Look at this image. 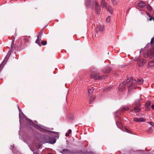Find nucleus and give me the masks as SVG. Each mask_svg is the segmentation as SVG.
<instances>
[{
  "label": "nucleus",
  "instance_id": "e433bc0d",
  "mask_svg": "<svg viewBox=\"0 0 154 154\" xmlns=\"http://www.w3.org/2000/svg\"><path fill=\"white\" fill-rule=\"evenodd\" d=\"M33 154H39L38 153H37L36 152H33Z\"/></svg>",
  "mask_w": 154,
  "mask_h": 154
},
{
  "label": "nucleus",
  "instance_id": "ddd939ff",
  "mask_svg": "<svg viewBox=\"0 0 154 154\" xmlns=\"http://www.w3.org/2000/svg\"><path fill=\"white\" fill-rule=\"evenodd\" d=\"M148 65L150 66H154V61H151L149 63Z\"/></svg>",
  "mask_w": 154,
  "mask_h": 154
},
{
  "label": "nucleus",
  "instance_id": "c9c22d12",
  "mask_svg": "<svg viewBox=\"0 0 154 154\" xmlns=\"http://www.w3.org/2000/svg\"><path fill=\"white\" fill-rule=\"evenodd\" d=\"M69 134L68 133H66V137H68V136H69Z\"/></svg>",
  "mask_w": 154,
  "mask_h": 154
},
{
  "label": "nucleus",
  "instance_id": "dca6fc26",
  "mask_svg": "<svg viewBox=\"0 0 154 154\" xmlns=\"http://www.w3.org/2000/svg\"><path fill=\"white\" fill-rule=\"evenodd\" d=\"M151 104V103H150V101H146V107H149L150 105Z\"/></svg>",
  "mask_w": 154,
  "mask_h": 154
},
{
  "label": "nucleus",
  "instance_id": "4468645a",
  "mask_svg": "<svg viewBox=\"0 0 154 154\" xmlns=\"http://www.w3.org/2000/svg\"><path fill=\"white\" fill-rule=\"evenodd\" d=\"M101 4L103 6H106V3L105 1V0H101Z\"/></svg>",
  "mask_w": 154,
  "mask_h": 154
},
{
  "label": "nucleus",
  "instance_id": "473e14b6",
  "mask_svg": "<svg viewBox=\"0 0 154 154\" xmlns=\"http://www.w3.org/2000/svg\"><path fill=\"white\" fill-rule=\"evenodd\" d=\"M149 124L151 125H152V126H153V125H154V123L152 122H150L149 123Z\"/></svg>",
  "mask_w": 154,
  "mask_h": 154
},
{
  "label": "nucleus",
  "instance_id": "79ce46f5",
  "mask_svg": "<svg viewBox=\"0 0 154 154\" xmlns=\"http://www.w3.org/2000/svg\"><path fill=\"white\" fill-rule=\"evenodd\" d=\"M141 50H140V52H141Z\"/></svg>",
  "mask_w": 154,
  "mask_h": 154
},
{
  "label": "nucleus",
  "instance_id": "9b49d317",
  "mask_svg": "<svg viewBox=\"0 0 154 154\" xmlns=\"http://www.w3.org/2000/svg\"><path fill=\"white\" fill-rule=\"evenodd\" d=\"M141 100V99H139L136 100L134 102V105H137V106H139L140 105V101Z\"/></svg>",
  "mask_w": 154,
  "mask_h": 154
},
{
  "label": "nucleus",
  "instance_id": "72a5a7b5",
  "mask_svg": "<svg viewBox=\"0 0 154 154\" xmlns=\"http://www.w3.org/2000/svg\"><path fill=\"white\" fill-rule=\"evenodd\" d=\"M68 133L69 134H70L71 133L72 131L71 129H69L68 130Z\"/></svg>",
  "mask_w": 154,
  "mask_h": 154
},
{
  "label": "nucleus",
  "instance_id": "4be33fe9",
  "mask_svg": "<svg viewBox=\"0 0 154 154\" xmlns=\"http://www.w3.org/2000/svg\"><path fill=\"white\" fill-rule=\"evenodd\" d=\"M110 17L109 16L107 17V18L106 19V21L107 23H109L110 22Z\"/></svg>",
  "mask_w": 154,
  "mask_h": 154
},
{
  "label": "nucleus",
  "instance_id": "37998d69",
  "mask_svg": "<svg viewBox=\"0 0 154 154\" xmlns=\"http://www.w3.org/2000/svg\"><path fill=\"white\" fill-rule=\"evenodd\" d=\"M55 141L54 142V143H55Z\"/></svg>",
  "mask_w": 154,
  "mask_h": 154
},
{
  "label": "nucleus",
  "instance_id": "58836bf2",
  "mask_svg": "<svg viewBox=\"0 0 154 154\" xmlns=\"http://www.w3.org/2000/svg\"><path fill=\"white\" fill-rule=\"evenodd\" d=\"M119 120H120V119H121V118H120V117H119Z\"/></svg>",
  "mask_w": 154,
  "mask_h": 154
},
{
  "label": "nucleus",
  "instance_id": "7c9ffc66",
  "mask_svg": "<svg viewBox=\"0 0 154 154\" xmlns=\"http://www.w3.org/2000/svg\"><path fill=\"white\" fill-rule=\"evenodd\" d=\"M148 15L149 16V17H150L149 20V21H151L152 19H153V17H150L151 15L149 14H148Z\"/></svg>",
  "mask_w": 154,
  "mask_h": 154
},
{
  "label": "nucleus",
  "instance_id": "6e6552de",
  "mask_svg": "<svg viewBox=\"0 0 154 154\" xmlns=\"http://www.w3.org/2000/svg\"><path fill=\"white\" fill-rule=\"evenodd\" d=\"M104 30V26L102 25H98L97 27L96 30L98 32H101Z\"/></svg>",
  "mask_w": 154,
  "mask_h": 154
},
{
  "label": "nucleus",
  "instance_id": "2eb2a0df",
  "mask_svg": "<svg viewBox=\"0 0 154 154\" xmlns=\"http://www.w3.org/2000/svg\"><path fill=\"white\" fill-rule=\"evenodd\" d=\"M110 89V88L107 86L103 90V91L104 92H106L108 91H109Z\"/></svg>",
  "mask_w": 154,
  "mask_h": 154
},
{
  "label": "nucleus",
  "instance_id": "2f4dec72",
  "mask_svg": "<svg viewBox=\"0 0 154 154\" xmlns=\"http://www.w3.org/2000/svg\"><path fill=\"white\" fill-rule=\"evenodd\" d=\"M125 129L126 131L128 133H130V131L129 130H128L127 128H125Z\"/></svg>",
  "mask_w": 154,
  "mask_h": 154
},
{
  "label": "nucleus",
  "instance_id": "0eeeda50",
  "mask_svg": "<svg viewBox=\"0 0 154 154\" xmlns=\"http://www.w3.org/2000/svg\"><path fill=\"white\" fill-rule=\"evenodd\" d=\"M111 70V69L110 67L107 66L103 69L102 72L105 73H108Z\"/></svg>",
  "mask_w": 154,
  "mask_h": 154
},
{
  "label": "nucleus",
  "instance_id": "f704fd0d",
  "mask_svg": "<svg viewBox=\"0 0 154 154\" xmlns=\"http://www.w3.org/2000/svg\"><path fill=\"white\" fill-rule=\"evenodd\" d=\"M151 108L152 109H154V104L152 105L151 106Z\"/></svg>",
  "mask_w": 154,
  "mask_h": 154
},
{
  "label": "nucleus",
  "instance_id": "f3484780",
  "mask_svg": "<svg viewBox=\"0 0 154 154\" xmlns=\"http://www.w3.org/2000/svg\"><path fill=\"white\" fill-rule=\"evenodd\" d=\"M106 9L107 10L109 11L110 13H112V10L111 8L110 7H107L106 6Z\"/></svg>",
  "mask_w": 154,
  "mask_h": 154
},
{
  "label": "nucleus",
  "instance_id": "20e7f679",
  "mask_svg": "<svg viewBox=\"0 0 154 154\" xmlns=\"http://www.w3.org/2000/svg\"><path fill=\"white\" fill-rule=\"evenodd\" d=\"M43 34V32L42 31H41L38 33V35L37 36V39L35 41V42L39 45L40 43V42L41 40V36Z\"/></svg>",
  "mask_w": 154,
  "mask_h": 154
},
{
  "label": "nucleus",
  "instance_id": "cd10ccee",
  "mask_svg": "<svg viewBox=\"0 0 154 154\" xmlns=\"http://www.w3.org/2000/svg\"><path fill=\"white\" fill-rule=\"evenodd\" d=\"M148 131L150 133H152L153 131L151 127L149 128Z\"/></svg>",
  "mask_w": 154,
  "mask_h": 154
},
{
  "label": "nucleus",
  "instance_id": "393cba45",
  "mask_svg": "<svg viewBox=\"0 0 154 154\" xmlns=\"http://www.w3.org/2000/svg\"><path fill=\"white\" fill-rule=\"evenodd\" d=\"M62 151L64 153L66 152V153H68L69 152V151L67 149H63Z\"/></svg>",
  "mask_w": 154,
  "mask_h": 154
},
{
  "label": "nucleus",
  "instance_id": "7ed1b4c3",
  "mask_svg": "<svg viewBox=\"0 0 154 154\" xmlns=\"http://www.w3.org/2000/svg\"><path fill=\"white\" fill-rule=\"evenodd\" d=\"M94 3H95V9L97 13L98 14L100 12V8L98 2L96 0L94 1Z\"/></svg>",
  "mask_w": 154,
  "mask_h": 154
},
{
  "label": "nucleus",
  "instance_id": "aec40b11",
  "mask_svg": "<svg viewBox=\"0 0 154 154\" xmlns=\"http://www.w3.org/2000/svg\"><path fill=\"white\" fill-rule=\"evenodd\" d=\"M116 124L118 127H119V125L121 127L122 126V124L119 121L116 122Z\"/></svg>",
  "mask_w": 154,
  "mask_h": 154
},
{
  "label": "nucleus",
  "instance_id": "a19ab883",
  "mask_svg": "<svg viewBox=\"0 0 154 154\" xmlns=\"http://www.w3.org/2000/svg\"><path fill=\"white\" fill-rule=\"evenodd\" d=\"M134 60L135 61H136V60H135V59H134Z\"/></svg>",
  "mask_w": 154,
  "mask_h": 154
},
{
  "label": "nucleus",
  "instance_id": "423d86ee",
  "mask_svg": "<svg viewBox=\"0 0 154 154\" xmlns=\"http://www.w3.org/2000/svg\"><path fill=\"white\" fill-rule=\"evenodd\" d=\"M133 120L134 121L137 122H143L145 121V119L143 117L138 118H134Z\"/></svg>",
  "mask_w": 154,
  "mask_h": 154
},
{
  "label": "nucleus",
  "instance_id": "4c0bfd02",
  "mask_svg": "<svg viewBox=\"0 0 154 154\" xmlns=\"http://www.w3.org/2000/svg\"><path fill=\"white\" fill-rule=\"evenodd\" d=\"M153 21H154V17H153Z\"/></svg>",
  "mask_w": 154,
  "mask_h": 154
},
{
  "label": "nucleus",
  "instance_id": "9d476101",
  "mask_svg": "<svg viewBox=\"0 0 154 154\" xmlns=\"http://www.w3.org/2000/svg\"><path fill=\"white\" fill-rule=\"evenodd\" d=\"M146 5V4L143 1H141L138 3L137 6L140 8H143Z\"/></svg>",
  "mask_w": 154,
  "mask_h": 154
},
{
  "label": "nucleus",
  "instance_id": "ea45409f",
  "mask_svg": "<svg viewBox=\"0 0 154 154\" xmlns=\"http://www.w3.org/2000/svg\"><path fill=\"white\" fill-rule=\"evenodd\" d=\"M133 111V109H131V111Z\"/></svg>",
  "mask_w": 154,
  "mask_h": 154
},
{
  "label": "nucleus",
  "instance_id": "f03ea898",
  "mask_svg": "<svg viewBox=\"0 0 154 154\" xmlns=\"http://www.w3.org/2000/svg\"><path fill=\"white\" fill-rule=\"evenodd\" d=\"M91 79H94L95 80H98L101 78L105 79V77L104 76L100 77L99 76V73H95L94 74H91L90 76Z\"/></svg>",
  "mask_w": 154,
  "mask_h": 154
},
{
  "label": "nucleus",
  "instance_id": "412c9836",
  "mask_svg": "<svg viewBox=\"0 0 154 154\" xmlns=\"http://www.w3.org/2000/svg\"><path fill=\"white\" fill-rule=\"evenodd\" d=\"M148 9L149 11H151L152 10V8L149 5L147 6Z\"/></svg>",
  "mask_w": 154,
  "mask_h": 154
},
{
  "label": "nucleus",
  "instance_id": "a211bd4d",
  "mask_svg": "<svg viewBox=\"0 0 154 154\" xmlns=\"http://www.w3.org/2000/svg\"><path fill=\"white\" fill-rule=\"evenodd\" d=\"M150 56L151 57L154 56V50H152L150 51Z\"/></svg>",
  "mask_w": 154,
  "mask_h": 154
},
{
  "label": "nucleus",
  "instance_id": "a878e982",
  "mask_svg": "<svg viewBox=\"0 0 154 154\" xmlns=\"http://www.w3.org/2000/svg\"><path fill=\"white\" fill-rule=\"evenodd\" d=\"M94 99V97H93L90 98V103H91L93 101Z\"/></svg>",
  "mask_w": 154,
  "mask_h": 154
},
{
  "label": "nucleus",
  "instance_id": "c03bdc74",
  "mask_svg": "<svg viewBox=\"0 0 154 154\" xmlns=\"http://www.w3.org/2000/svg\"><path fill=\"white\" fill-rule=\"evenodd\" d=\"M113 0H112V1H113Z\"/></svg>",
  "mask_w": 154,
  "mask_h": 154
},
{
  "label": "nucleus",
  "instance_id": "b1692460",
  "mask_svg": "<svg viewBox=\"0 0 154 154\" xmlns=\"http://www.w3.org/2000/svg\"><path fill=\"white\" fill-rule=\"evenodd\" d=\"M18 109L19 111V117H20V115L21 114H23V113L21 112V111L20 110V108H19V107L18 106Z\"/></svg>",
  "mask_w": 154,
  "mask_h": 154
},
{
  "label": "nucleus",
  "instance_id": "39448f33",
  "mask_svg": "<svg viewBox=\"0 0 154 154\" xmlns=\"http://www.w3.org/2000/svg\"><path fill=\"white\" fill-rule=\"evenodd\" d=\"M146 62V60L144 59H140L138 62V64L139 66H142L145 64Z\"/></svg>",
  "mask_w": 154,
  "mask_h": 154
},
{
  "label": "nucleus",
  "instance_id": "f8f14e48",
  "mask_svg": "<svg viewBox=\"0 0 154 154\" xmlns=\"http://www.w3.org/2000/svg\"><path fill=\"white\" fill-rule=\"evenodd\" d=\"M134 111L136 112H139L140 111V109L138 106H136L134 108Z\"/></svg>",
  "mask_w": 154,
  "mask_h": 154
},
{
  "label": "nucleus",
  "instance_id": "5701e85b",
  "mask_svg": "<svg viewBox=\"0 0 154 154\" xmlns=\"http://www.w3.org/2000/svg\"><path fill=\"white\" fill-rule=\"evenodd\" d=\"M129 109V108L128 107H123L122 109V111L127 110Z\"/></svg>",
  "mask_w": 154,
  "mask_h": 154
},
{
  "label": "nucleus",
  "instance_id": "1a4fd4ad",
  "mask_svg": "<svg viewBox=\"0 0 154 154\" xmlns=\"http://www.w3.org/2000/svg\"><path fill=\"white\" fill-rule=\"evenodd\" d=\"M136 83L134 84V85H133L132 87H134L137 83L139 85H141L142 84L143 82V80L142 78H140L139 79H138L137 82L136 80Z\"/></svg>",
  "mask_w": 154,
  "mask_h": 154
},
{
  "label": "nucleus",
  "instance_id": "c756f323",
  "mask_svg": "<svg viewBox=\"0 0 154 154\" xmlns=\"http://www.w3.org/2000/svg\"><path fill=\"white\" fill-rule=\"evenodd\" d=\"M93 91V89H88V92L89 93H90L91 92H92Z\"/></svg>",
  "mask_w": 154,
  "mask_h": 154
},
{
  "label": "nucleus",
  "instance_id": "6ab92c4d",
  "mask_svg": "<svg viewBox=\"0 0 154 154\" xmlns=\"http://www.w3.org/2000/svg\"><path fill=\"white\" fill-rule=\"evenodd\" d=\"M90 2L91 0H86V4L87 6H88L90 5Z\"/></svg>",
  "mask_w": 154,
  "mask_h": 154
},
{
  "label": "nucleus",
  "instance_id": "f257e3e1",
  "mask_svg": "<svg viewBox=\"0 0 154 154\" xmlns=\"http://www.w3.org/2000/svg\"><path fill=\"white\" fill-rule=\"evenodd\" d=\"M136 83V80H134L131 77L130 79H128L126 81H124L121 83L119 86V89L120 91H122L125 89L126 84H127L128 87H131Z\"/></svg>",
  "mask_w": 154,
  "mask_h": 154
},
{
  "label": "nucleus",
  "instance_id": "c85d7f7f",
  "mask_svg": "<svg viewBox=\"0 0 154 154\" xmlns=\"http://www.w3.org/2000/svg\"><path fill=\"white\" fill-rule=\"evenodd\" d=\"M41 42L42 45H45L47 44V42L45 41H42Z\"/></svg>",
  "mask_w": 154,
  "mask_h": 154
},
{
  "label": "nucleus",
  "instance_id": "bb28decb",
  "mask_svg": "<svg viewBox=\"0 0 154 154\" xmlns=\"http://www.w3.org/2000/svg\"><path fill=\"white\" fill-rule=\"evenodd\" d=\"M151 43L152 44H153L154 43V37H152L151 39Z\"/></svg>",
  "mask_w": 154,
  "mask_h": 154
}]
</instances>
